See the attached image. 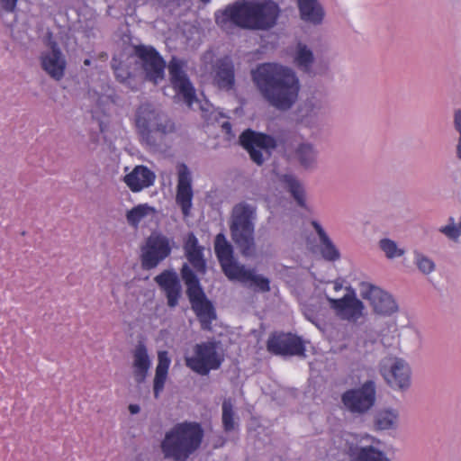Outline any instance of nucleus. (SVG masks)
I'll use <instances>...</instances> for the list:
<instances>
[{"label":"nucleus","instance_id":"obj_1","mask_svg":"<svg viewBox=\"0 0 461 461\" xmlns=\"http://www.w3.org/2000/svg\"><path fill=\"white\" fill-rule=\"evenodd\" d=\"M262 96L278 110L286 111L296 102L300 86L295 73L276 63H263L252 71Z\"/></svg>","mask_w":461,"mask_h":461},{"label":"nucleus","instance_id":"obj_2","mask_svg":"<svg viewBox=\"0 0 461 461\" xmlns=\"http://www.w3.org/2000/svg\"><path fill=\"white\" fill-rule=\"evenodd\" d=\"M279 14L278 5L272 0H243L216 14L215 20L221 26L230 22L243 29L268 30L276 25Z\"/></svg>","mask_w":461,"mask_h":461},{"label":"nucleus","instance_id":"obj_3","mask_svg":"<svg viewBox=\"0 0 461 461\" xmlns=\"http://www.w3.org/2000/svg\"><path fill=\"white\" fill-rule=\"evenodd\" d=\"M203 438V430L199 423H177L166 433L161 450L166 458L185 461L200 447Z\"/></svg>","mask_w":461,"mask_h":461},{"label":"nucleus","instance_id":"obj_4","mask_svg":"<svg viewBox=\"0 0 461 461\" xmlns=\"http://www.w3.org/2000/svg\"><path fill=\"white\" fill-rule=\"evenodd\" d=\"M135 126L140 140L150 147L159 145L164 138L176 129L171 119L149 104L138 107Z\"/></svg>","mask_w":461,"mask_h":461},{"label":"nucleus","instance_id":"obj_5","mask_svg":"<svg viewBox=\"0 0 461 461\" xmlns=\"http://www.w3.org/2000/svg\"><path fill=\"white\" fill-rule=\"evenodd\" d=\"M180 273L186 286V294L192 310L201 324V329L211 330L212 321L217 318L213 304L206 297L199 278L186 263L182 266Z\"/></svg>","mask_w":461,"mask_h":461},{"label":"nucleus","instance_id":"obj_6","mask_svg":"<svg viewBox=\"0 0 461 461\" xmlns=\"http://www.w3.org/2000/svg\"><path fill=\"white\" fill-rule=\"evenodd\" d=\"M255 213L254 208L247 203H240L234 206L230 225L232 240L245 257L254 255L255 227L252 221Z\"/></svg>","mask_w":461,"mask_h":461},{"label":"nucleus","instance_id":"obj_7","mask_svg":"<svg viewBox=\"0 0 461 461\" xmlns=\"http://www.w3.org/2000/svg\"><path fill=\"white\" fill-rule=\"evenodd\" d=\"M185 366L194 373L207 375L212 370H217L223 362V357L217 351L212 341L198 343L194 347V355L185 357Z\"/></svg>","mask_w":461,"mask_h":461},{"label":"nucleus","instance_id":"obj_8","mask_svg":"<svg viewBox=\"0 0 461 461\" xmlns=\"http://www.w3.org/2000/svg\"><path fill=\"white\" fill-rule=\"evenodd\" d=\"M240 143L249 152L251 160L258 166H261L265 161L263 151L270 156L271 152L277 147L274 137L250 129L245 130L240 134Z\"/></svg>","mask_w":461,"mask_h":461},{"label":"nucleus","instance_id":"obj_9","mask_svg":"<svg viewBox=\"0 0 461 461\" xmlns=\"http://www.w3.org/2000/svg\"><path fill=\"white\" fill-rule=\"evenodd\" d=\"M375 396V384L374 381L368 380L360 387L344 392L341 395V402L350 412L362 414L374 406Z\"/></svg>","mask_w":461,"mask_h":461},{"label":"nucleus","instance_id":"obj_10","mask_svg":"<svg viewBox=\"0 0 461 461\" xmlns=\"http://www.w3.org/2000/svg\"><path fill=\"white\" fill-rule=\"evenodd\" d=\"M133 54L140 61L146 77L157 84L164 78L166 62L159 52L151 45L133 46Z\"/></svg>","mask_w":461,"mask_h":461},{"label":"nucleus","instance_id":"obj_11","mask_svg":"<svg viewBox=\"0 0 461 461\" xmlns=\"http://www.w3.org/2000/svg\"><path fill=\"white\" fill-rule=\"evenodd\" d=\"M171 250V241L167 237L160 233H152L141 250L142 267L146 270L155 268L170 255Z\"/></svg>","mask_w":461,"mask_h":461},{"label":"nucleus","instance_id":"obj_12","mask_svg":"<svg viewBox=\"0 0 461 461\" xmlns=\"http://www.w3.org/2000/svg\"><path fill=\"white\" fill-rule=\"evenodd\" d=\"M380 373L392 388L403 390L410 386L411 370L402 358H384L380 364Z\"/></svg>","mask_w":461,"mask_h":461},{"label":"nucleus","instance_id":"obj_13","mask_svg":"<svg viewBox=\"0 0 461 461\" xmlns=\"http://www.w3.org/2000/svg\"><path fill=\"white\" fill-rule=\"evenodd\" d=\"M267 349L276 356H304L302 339L292 333H272L267 341Z\"/></svg>","mask_w":461,"mask_h":461},{"label":"nucleus","instance_id":"obj_14","mask_svg":"<svg viewBox=\"0 0 461 461\" xmlns=\"http://www.w3.org/2000/svg\"><path fill=\"white\" fill-rule=\"evenodd\" d=\"M359 292L362 298L367 300L378 314L391 315L398 309L395 301L389 294L370 283H360Z\"/></svg>","mask_w":461,"mask_h":461},{"label":"nucleus","instance_id":"obj_15","mask_svg":"<svg viewBox=\"0 0 461 461\" xmlns=\"http://www.w3.org/2000/svg\"><path fill=\"white\" fill-rule=\"evenodd\" d=\"M168 71L170 82L174 90L178 95L183 97L188 107H191L196 101L195 89L185 72L182 62L173 59L169 62Z\"/></svg>","mask_w":461,"mask_h":461},{"label":"nucleus","instance_id":"obj_16","mask_svg":"<svg viewBox=\"0 0 461 461\" xmlns=\"http://www.w3.org/2000/svg\"><path fill=\"white\" fill-rule=\"evenodd\" d=\"M214 252L224 275L230 280L233 279L243 265H240L235 261L233 248L223 233H218L215 237Z\"/></svg>","mask_w":461,"mask_h":461},{"label":"nucleus","instance_id":"obj_17","mask_svg":"<svg viewBox=\"0 0 461 461\" xmlns=\"http://www.w3.org/2000/svg\"><path fill=\"white\" fill-rule=\"evenodd\" d=\"M176 202L185 217L190 215L194 197L191 174L185 164L178 167Z\"/></svg>","mask_w":461,"mask_h":461},{"label":"nucleus","instance_id":"obj_18","mask_svg":"<svg viewBox=\"0 0 461 461\" xmlns=\"http://www.w3.org/2000/svg\"><path fill=\"white\" fill-rule=\"evenodd\" d=\"M329 303L337 315L343 320L356 321L362 315L363 303L356 297L352 289H348V293L340 299L329 298Z\"/></svg>","mask_w":461,"mask_h":461},{"label":"nucleus","instance_id":"obj_19","mask_svg":"<svg viewBox=\"0 0 461 461\" xmlns=\"http://www.w3.org/2000/svg\"><path fill=\"white\" fill-rule=\"evenodd\" d=\"M42 69L53 79L60 80L65 73L66 60L56 42H52L51 50L41 55Z\"/></svg>","mask_w":461,"mask_h":461},{"label":"nucleus","instance_id":"obj_20","mask_svg":"<svg viewBox=\"0 0 461 461\" xmlns=\"http://www.w3.org/2000/svg\"><path fill=\"white\" fill-rule=\"evenodd\" d=\"M154 280L164 291L167 305L176 307L181 296V285L177 274L173 270H164L155 276Z\"/></svg>","mask_w":461,"mask_h":461},{"label":"nucleus","instance_id":"obj_21","mask_svg":"<svg viewBox=\"0 0 461 461\" xmlns=\"http://www.w3.org/2000/svg\"><path fill=\"white\" fill-rule=\"evenodd\" d=\"M213 83L221 90L230 91L235 85V68L229 56L219 59L213 70Z\"/></svg>","mask_w":461,"mask_h":461},{"label":"nucleus","instance_id":"obj_22","mask_svg":"<svg viewBox=\"0 0 461 461\" xmlns=\"http://www.w3.org/2000/svg\"><path fill=\"white\" fill-rule=\"evenodd\" d=\"M156 176L146 166H136L131 172L126 174L123 181L131 191L136 193L154 184Z\"/></svg>","mask_w":461,"mask_h":461},{"label":"nucleus","instance_id":"obj_23","mask_svg":"<svg viewBox=\"0 0 461 461\" xmlns=\"http://www.w3.org/2000/svg\"><path fill=\"white\" fill-rule=\"evenodd\" d=\"M185 255L193 267L201 274L205 273L206 262L203 258V248L199 245L194 233H189L184 243Z\"/></svg>","mask_w":461,"mask_h":461},{"label":"nucleus","instance_id":"obj_24","mask_svg":"<svg viewBox=\"0 0 461 461\" xmlns=\"http://www.w3.org/2000/svg\"><path fill=\"white\" fill-rule=\"evenodd\" d=\"M150 359L143 343H139L133 350V375L138 384L145 381L150 367Z\"/></svg>","mask_w":461,"mask_h":461},{"label":"nucleus","instance_id":"obj_25","mask_svg":"<svg viewBox=\"0 0 461 461\" xmlns=\"http://www.w3.org/2000/svg\"><path fill=\"white\" fill-rule=\"evenodd\" d=\"M170 364L171 360L168 357V353L167 351H159L158 354V365L153 381V393L155 398H158L164 389Z\"/></svg>","mask_w":461,"mask_h":461},{"label":"nucleus","instance_id":"obj_26","mask_svg":"<svg viewBox=\"0 0 461 461\" xmlns=\"http://www.w3.org/2000/svg\"><path fill=\"white\" fill-rule=\"evenodd\" d=\"M302 20L313 24L322 22L324 11L317 0H296Z\"/></svg>","mask_w":461,"mask_h":461},{"label":"nucleus","instance_id":"obj_27","mask_svg":"<svg viewBox=\"0 0 461 461\" xmlns=\"http://www.w3.org/2000/svg\"><path fill=\"white\" fill-rule=\"evenodd\" d=\"M312 225L316 230L320 239V250L322 258L328 261H336L339 259L340 253L336 246L333 244L330 237L327 235L321 224L312 221Z\"/></svg>","mask_w":461,"mask_h":461},{"label":"nucleus","instance_id":"obj_28","mask_svg":"<svg viewBox=\"0 0 461 461\" xmlns=\"http://www.w3.org/2000/svg\"><path fill=\"white\" fill-rule=\"evenodd\" d=\"M232 280H237L241 283L251 282L261 292L270 291V282L268 278L256 275L254 270L247 269L244 266L240 271L235 275Z\"/></svg>","mask_w":461,"mask_h":461},{"label":"nucleus","instance_id":"obj_29","mask_svg":"<svg viewBox=\"0 0 461 461\" xmlns=\"http://www.w3.org/2000/svg\"><path fill=\"white\" fill-rule=\"evenodd\" d=\"M350 456L353 461H390L384 452L373 446L351 449Z\"/></svg>","mask_w":461,"mask_h":461},{"label":"nucleus","instance_id":"obj_30","mask_svg":"<svg viewBox=\"0 0 461 461\" xmlns=\"http://www.w3.org/2000/svg\"><path fill=\"white\" fill-rule=\"evenodd\" d=\"M155 212L154 207L148 203H140L127 212L126 220L130 226L137 229L145 218L154 215Z\"/></svg>","mask_w":461,"mask_h":461},{"label":"nucleus","instance_id":"obj_31","mask_svg":"<svg viewBox=\"0 0 461 461\" xmlns=\"http://www.w3.org/2000/svg\"><path fill=\"white\" fill-rule=\"evenodd\" d=\"M285 187L301 207L305 206L304 190L299 181L292 175H283L280 178Z\"/></svg>","mask_w":461,"mask_h":461},{"label":"nucleus","instance_id":"obj_32","mask_svg":"<svg viewBox=\"0 0 461 461\" xmlns=\"http://www.w3.org/2000/svg\"><path fill=\"white\" fill-rule=\"evenodd\" d=\"M295 156L300 164L308 168L312 167L316 161V151L312 145L309 143H302L295 150Z\"/></svg>","mask_w":461,"mask_h":461},{"label":"nucleus","instance_id":"obj_33","mask_svg":"<svg viewBox=\"0 0 461 461\" xmlns=\"http://www.w3.org/2000/svg\"><path fill=\"white\" fill-rule=\"evenodd\" d=\"M296 66L303 72L309 73L313 62V54L307 46L299 44L294 57Z\"/></svg>","mask_w":461,"mask_h":461},{"label":"nucleus","instance_id":"obj_34","mask_svg":"<svg viewBox=\"0 0 461 461\" xmlns=\"http://www.w3.org/2000/svg\"><path fill=\"white\" fill-rule=\"evenodd\" d=\"M398 414L390 410L380 411L375 419V426L378 429H389L397 422Z\"/></svg>","mask_w":461,"mask_h":461},{"label":"nucleus","instance_id":"obj_35","mask_svg":"<svg viewBox=\"0 0 461 461\" xmlns=\"http://www.w3.org/2000/svg\"><path fill=\"white\" fill-rule=\"evenodd\" d=\"M222 426L226 432L234 429V411L231 401L224 400L222 402Z\"/></svg>","mask_w":461,"mask_h":461},{"label":"nucleus","instance_id":"obj_36","mask_svg":"<svg viewBox=\"0 0 461 461\" xmlns=\"http://www.w3.org/2000/svg\"><path fill=\"white\" fill-rule=\"evenodd\" d=\"M380 247L390 258L400 257L403 254V251L397 248L396 243L388 239L382 240L380 241Z\"/></svg>","mask_w":461,"mask_h":461},{"label":"nucleus","instance_id":"obj_37","mask_svg":"<svg viewBox=\"0 0 461 461\" xmlns=\"http://www.w3.org/2000/svg\"><path fill=\"white\" fill-rule=\"evenodd\" d=\"M113 71L116 79L121 83H126L132 76L130 68L120 62L118 65H113Z\"/></svg>","mask_w":461,"mask_h":461},{"label":"nucleus","instance_id":"obj_38","mask_svg":"<svg viewBox=\"0 0 461 461\" xmlns=\"http://www.w3.org/2000/svg\"><path fill=\"white\" fill-rule=\"evenodd\" d=\"M416 264L419 269L424 274H429L432 272L435 267L433 261L422 256L421 254H417Z\"/></svg>","mask_w":461,"mask_h":461},{"label":"nucleus","instance_id":"obj_39","mask_svg":"<svg viewBox=\"0 0 461 461\" xmlns=\"http://www.w3.org/2000/svg\"><path fill=\"white\" fill-rule=\"evenodd\" d=\"M440 231L451 239H456L461 234V221L458 225L449 224L442 227Z\"/></svg>","mask_w":461,"mask_h":461},{"label":"nucleus","instance_id":"obj_40","mask_svg":"<svg viewBox=\"0 0 461 461\" xmlns=\"http://www.w3.org/2000/svg\"><path fill=\"white\" fill-rule=\"evenodd\" d=\"M455 126L460 133V138L457 145V156L461 158V109L455 115Z\"/></svg>","mask_w":461,"mask_h":461},{"label":"nucleus","instance_id":"obj_41","mask_svg":"<svg viewBox=\"0 0 461 461\" xmlns=\"http://www.w3.org/2000/svg\"><path fill=\"white\" fill-rule=\"evenodd\" d=\"M3 5V8L6 12H14L16 8V5L18 0H0Z\"/></svg>","mask_w":461,"mask_h":461},{"label":"nucleus","instance_id":"obj_42","mask_svg":"<svg viewBox=\"0 0 461 461\" xmlns=\"http://www.w3.org/2000/svg\"><path fill=\"white\" fill-rule=\"evenodd\" d=\"M140 406L137 404H130L129 411L131 414H137L140 411Z\"/></svg>","mask_w":461,"mask_h":461},{"label":"nucleus","instance_id":"obj_43","mask_svg":"<svg viewBox=\"0 0 461 461\" xmlns=\"http://www.w3.org/2000/svg\"><path fill=\"white\" fill-rule=\"evenodd\" d=\"M341 287H342V285H341V284H339V283H335V285H334V290H335V291H339V290L341 289Z\"/></svg>","mask_w":461,"mask_h":461},{"label":"nucleus","instance_id":"obj_44","mask_svg":"<svg viewBox=\"0 0 461 461\" xmlns=\"http://www.w3.org/2000/svg\"><path fill=\"white\" fill-rule=\"evenodd\" d=\"M90 64H91V60L90 59H86L84 60V65L85 66H90Z\"/></svg>","mask_w":461,"mask_h":461},{"label":"nucleus","instance_id":"obj_45","mask_svg":"<svg viewBox=\"0 0 461 461\" xmlns=\"http://www.w3.org/2000/svg\"><path fill=\"white\" fill-rule=\"evenodd\" d=\"M99 128H100V131H104V128H103V124H102V122H99Z\"/></svg>","mask_w":461,"mask_h":461},{"label":"nucleus","instance_id":"obj_46","mask_svg":"<svg viewBox=\"0 0 461 461\" xmlns=\"http://www.w3.org/2000/svg\"><path fill=\"white\" fill-rule=\"evenodd\" d=\"M203 3H208L210 0H201Z\"/></svg>","mask_w":461,"mask_h":461}]
</instances>
